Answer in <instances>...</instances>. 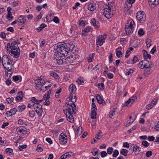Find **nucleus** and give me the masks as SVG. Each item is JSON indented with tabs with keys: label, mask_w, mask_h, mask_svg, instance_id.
Here are the masks:
<instances>
[{
	"label": "nucleus",
	"mask_w": 159,
	"mask_h": 159,
	"mask_svg": "<svg viewBox=\"0 0 159 159\" xmlns=\"http://www.w3.org/2000/svg\"><path fill=\"white\" fill-rule=\"evenodd\" d=\"M142 144L145 147L147 148L149 146L148 143L146 141L143 140L142 143Z\"/></svg>",
	"instance_id": "58"
},
{
	"label": "nucleus",
	"mask_w": 159,
	"mask_h": 159,
	"mask_svg": "<svg viewBox=\"0 0 159 159\" xmlns=\"http://www.w3.org/2000/svg\"><path fill=\"white\" fill-rule=\"evenodd\" d=\"M69 89L70 94L75 93L76 90V88L75 85L73 84H71L70 85Z\"/></svg>",
	"instance_id": "25"
},
{
	"label": "nucleus",
	"mask_w": 159,
	"mask_h": 159,
	"mask_svg": "<svg viewBox=\"0 0 159 159\" xmlns=\"http://www.w3.org/2000/svg\"><path fill=\"white\" fill-rule=\"evenodd\" d=\"M151 69L145 70L144 71V75L146 76H148L152 72Z\"/></svg>",
	"instance_id": "32"
},
{
	"label": "nucleus",
	"mask_w": 159,
	"mask_h": 159,
	"mask_svg": "<svg viewBox=\"0 0 159 159\" xmlns=\"http://www.w3.org/2000/svg\"><path fill=\"white\" fill-rule=\"evenodd\" d=\"M17 111V109L15 108L11 109L7 111L6 113V115L7 116H10L15 115Z\"/></svg>",
	"instance_id": "22"
},
{
	"label": "nucleus",
	"mask_w": 159,
	"mask_h": 159,
	"mask_svg": "<svg viewBox=\"0 0 159 159\" xmlns=\"http://www.w3.org/2000/svg\"><path fill=\"white\" fill-rule=\"evenodd\" d=\"M14 100V98L11 97V98H7L6 99V102L8 103H10Z\"/></svg>",
	"instance_id": "57"
},
{
	"label": "nucleus",
	"mask_w": 159,
	"mask_h": 159,
	"mask_svg": "<svg viewBox=\"0 0 159 159\" xmlns=\"http://www.w3.org/2000/svg\"><path fill=\"white\" fill-rule=\"evenodd\" d=\"M44 80L42 79H38L34 80L36 84L35 88L37 89H39V87L43 83Z\"/></svg>",
	"instance_id": "19"
},
{
	"label": "nucleus",
	"mask_w": 159,
	"mask_h": 159,
	"mask_svg": "<svg viewBox=\"0 0 159 159\" xmlns=\"http://www.w3.org/2000/svg\"><path fill=\"white\" fill-rule=\"evenodd\" d=\"M135 26V23L133 20L130 19L128 21L125 28L126 33L127 35H129L133 32Z\"/></svg>",
	"instance_id": "5"
},
{
	"label": "nucleus",
	"mask_w": 159,
	"mask_h": 159,
	"mask_svg": "<svg viewBox=\"0 0 159 159\" xmlns=\"http://www.w3.org/2000/svg\"><path fill=\"white\" fill-rule=\"evenodd\" d=\"M143 57L145 59H147L148 58L150 59L151 58L150 55L148 54L147 52L145 50H143Z\"/></svg>",
	"instance_id": "30"
},
{
	"label": "nucleus",
	"mask_w": 159,
	"mask_h": 159,
	"mask_svg": "<svg viewBox=\"0 0 159 159\" xmlns=\"http://www.w3.org/2000/svg\"><path fill=\"white\" fill-rule=\"evenodd\" d=\"M5 152L7 154H10L13 152V150L11 148H8L6 149Z\"/></svg>",
	"instance_id": "59"
},
{
	"label": "nucleus",
	"mask_w": 159,
	"mask_h": 159,
	"mask_svg": "<svg viewBox=\"0 0 159 159\" xmlns=\"http://www.w3.org/2000/svg\"><path fill=\"white\" fill-rule=\"evenodd\" d=\"M18 41H15L11 43H8L7 45V49L8 51H11L13 50V49L19 48L18 45Z\"/></svg>",
	"instance_id": "9"
},
{
	"label": "nucleus",
	"mask_w": 159,
	"mask_h": 159,
	"mask_svg": "<svg viewBox=\"0 0 159 159\" xmlns=\"http://www.w3.org/2000/svg\"><path fill=\"white\" fill-rule=\"evenodd\" d=\"M118 151L117 150H115L113 152L112 156L114 157H116L118 155Z\"/></svg>",
	"instance_id": "62"
},
{
	"label": "nucleus",
	"mask_w": 159,
	"mask_h": 159,
	"mask_svg": "<svg viewBox=\"0 0 159 159\" xmlns=\"http://www.w3.org/2000/svg\"><path fill=\"white\" fill-rule=\"evenodd\" d=\"M17 20V24L22 26H24L27 23L25 18L22 15L20 16Z\"/></svg>",
	"instance_id": "13"
},
{
	"label": "nucleus",
	"mask_w": 159,
	"mask_h": 159,
	"mask_svg": "<svg viewBox=\"0 0 159 159\" xmlns=\"http://www.w3.org/2000/svg\"><path fill=\"white\" fill-rule=\"evenodd\" d=\"M94 56V54H90L89 55V57L87 58V61L89 63L92 61V60L93 59V57Z\"/></svg>",
	"instance_id": "42"
},
{
	"label": "nucleus",
	"mask_w": 159,
	"mask_h": 159,
	"mask_svg": "<svg viewBox=\"0 0 159 159\" xmlns=\"http://www.w3.org/2000/svg\"><path fill=\"white\" fill-rule=\"evenodd\" d=\"M134 71V69H130L128 71L125 73L126 75H130L131 74L133 73Z\"/></svg>",
	"instance_id": "55"
},
{
	"label": "nucleus",
	"mask_w": 159,
	"mask_h": 159,
	"mask_svg": "<svg viewBox=\"0 0 159 159\" xmlns=\"http://www.w3.org/2000/svg\"><path fill=\"white\" fill-rule=\"evenodd\" d=\"M18 96L16 98L17 102L22 100L23 98V93L21 91H20L18 93Z\"/></svg>",
	"instance_id": "28"
},
{
	"label": "nucleus",
	"mask_w": 159,
	"mask_h": 159,
	"mask_svg": "<svg viewBox=\"0 0 159 159\" xmlns=\"http://www.w3.org/2000/svg\"><path fill=\"white\" fill-rule=\"evenodd\" d=\"M134 147V152L135 154H138L140 151V148L137 146V145L135 144H133Z\"/></svg>",
	"instance_id": "31"
},
{
	"label": "nucleus",
	"mask_w": 159,
	"mask_h": 159,
	"mask_svg": "<svg viewBox=\"0 0 159 159\" xmlns=\"http://www.w3.org/2000/svg\"><path fill=\"white\" fill-rule=\"evenodd\" d=\"M65 55L64 53L56 52L54 57L58 65H62L66 63L67 60L65 57Z\"/></svg>",
	"instance_id": "4"
},
{
	"label": "nucleus",
	"mask_w": 159,
	"mask_h": 159,
	"mask_svg": "<svg viewBox=\"0 0 159 159\" xmlns=\"http://www.w3.org/2000/svg\"><path fill=\"white\" fill-rule=\"evenodd\" d=\"M34 107L36 109H42V106L40 104H33Z\"/></svg>",
	"instance_id": "43"
},
{
	"label": "nucleus",
	"mask_w": 159,
	"mask_h": 159,
	"mask_svg": "<svg viewBox=\"0 0 159 159\" xmlns=\"http://www.w3.org/2000/svg\"><path fill=\"white\" fill-rule=\"evenodd\" d=\"M12 78L14 81L18 82H21L22 80L21 77L19 75L13 76Z\"/></svg>",
	"instance_id": "29"
},
{
	"label": "nucleus",
	"mask_w": 159,
	"mask_h": 159,
	"mask_svg": "<svg viewBox=\"0 0 159 159\" xmlns=\"http://www.w3.org/2000/svg\"><path fill=\"white\" fill-rule=\"evenodd\" d=\"M116 51V55L118 57H122V53L121 51Z\"/></svg>",
	"instance_id": "52"
},
{
	"label": "nucleus",
	"mask_w": 159,
	"mask_h": 159,
	"mask_svg": "<svg viewBox=\"0 0 159 159\" xmlns=\"http://www.w3.org/2000/svg\"><path fill=\"white\" fill-rule=\"evenodd\" d=\"M92 111H96L97 110V107L95 104L92 103Z\"/></svg>",
	"instance_id": "54"
},
{
	"label": "nucleus",
	"mask_w": 159,
	"mask_h": 159,
	"mask_svg": "<svg viewBox=\"0 0 159 159\" xmlns=\"http://www.w3.org/2000/svg\"><path fill=\"white\" fill-rule=\"evenodd\" d=\"M137 99V97L135 96H132L129 99L126 101L124 103H123V107H129L134 101Z\"/></svg>",
	"instance_id": "11"
},
{
	"label": "nucleus",
	"mask_w": 159,
	"mask_h": 159,
	"mask_svg": "<svg viewBox=\"0 0 159 159\" xmlns=\"http://www.w3.org/2000/svg\"><path fill=\"white\" fill-rule=\"evenodd\" d=\"M145 65L144 67V69H151L154 66V64L152 62L145 60Z\"/></svg>",
	"instance_id": "18"
},
{
	"label": "nucleus",
	"mask_w": 159,
	"mask_h": 159,
	"mask_svg": "<svg viewBox=\"0 0 159 159\" xmlns=\"http://www.w3.org/2000/svg\"><path fill=\"white\" fill-rule=\"evenodd\" d=\"M35 111L38 116H41L42 115L43 113L42 109L39 110L36 109Z\"/></svg>",
	"instance_id": "48"
},
{
	"label": "nucleus",
	"mask_w": 159,
	"mask_h": 159,
	"mask_svg": "<svg viewBox=\"0 0 159 159\" xmlns=\"http://www.w3.org/2000/svg\"><path fill=\"white\" fill-rule=\"evenodd\" d=\"M28 116L31 118L34 117L35 115V111L32 110L29 111V113H28Z\"/></svg>",
	"instance_id": "41"
},
{
	"label": "nucleus",
	"mask_w": 159,
	"mask_h": 159,
	"mask_svg": "<svg viewBox=\"0 0 159 159\" xmlns=\"http://www.w3.org/2000/svg\"><path fill=\"white\" fill-rule=\"evenodd\" d=\"M88 10L92 11L96 9V4L93 1H91L88 3Z\"/></svg>",
	"instance_id": "16"
},
{
	"label": "nucleus",
	"mask_w": 159,
	"mask_h": 159,
	"mask_svg": "<svg viewBox=\"0 0 159 159\" xmlns=\"http://www.w3.org/2000/svg\"><path fill=\"white\" fill-rule=\"evenodd\" d=\"M47 26L45 24L42 23L40 25V27L37 29L38 30H41L42 29Z\"/></svg>",
	"instance_id": "46"
},
{
	"label": "nucleus",
	"mask_w": 159,
	"mask_h": 159,
	"mask_svg": "<svg viewBox=\"0 0 159 159\" xmlns=\"http://www.w3.org/2000/svg\"><path fill=\"white\" fill-rule=\"evenodd\" d=\"M145 65V60H143L139 62V67L142 69H144Z\"/></svg>",
	"instance_id": "39"
},
{
	"label": "nucleus",
	"mask_w": 159,
	"mask_h": 159,
	"mask_svg": "<svg viewBox=\"0 0 159 159\" xmlns=\"http://www.w3.org/2000/svg\"><path fill=\"white\" fill-rule=\"evenodd\" d=\"M27 146L25 144H23L22 145L19 146L18 148L20 151H22L23 149L26 148Z\"/></svg>",
	"instance_id": "53"
},
{
	"label": "nucleus",
	"mask_w": 159,
	"mask_h": 159,
	"mask_svg": "<svg viewBox=\"0 0 159 159\" xmlns=\"http://www.w3.org/2000/svg\"><path fill=\"white\" fill-rule=\"evenodd\" d=\"M12 18L11 12L8 13L7 15V18L9 20H11Z\"/></svg>",
	"instance_id": "63"
},
{
	"label": "nucleus",
	"mask_w": 159,
	"mask_h": 159,
	"mask_svg": "<svg viewBox=\"0 0 159 159\" xmlns=\"http://www.w3.org/2000/svg\"><path fill=\"white\" fill-rule=\"evenodd\" d=\"M114 4V3L113 2H109L108 5H106L103 9V14L107 19L111 18L115 13L113 8Z\"/></svg>",
	"instance_id": "2"
},
{
	"label": "nucleus",
	"mask_w": 159,
	"mask_h": 159,
	"mask_svg": "<svg viewBox=\"0 0 159 159\" xmlns=\"http://www.w3.org/2000/svg\"><path fill=\"white\" fill-rule=\"evenodd\" d=\"M149 2H150L154 5H157L159 3V0H148Z\"/></svg>",
	"instance_id": "40"
},
{
	"label": "nucleus",
	"mask_w": 159,
	"mask_h": 159,
	"mask_svg": "<svg viewBox=\"0 0 159 159\" xmlns=\"http://www.w3.org/2000/svg\"><path fill=\"white\" fill-rule=\"evenodd\" d=\"M138 34L139 35L142 36L144 34L145 32L143 29H140L138 31Z\"/></svg>",
	"instance_id": "51"
},
{
	"label": "nucleus",
	"mask_w": 159,
	"mask_h": 159,
	"mask_svg": "<svg viewBox=\"0 0 159 159\" xmlns=\"http://www.w3.org/2000/svg\"><path fill=\"white\" fill-rule=\"evenodd\" d=\"M90 23L95 28H99L100 27L98 21L94 18H92L91 20Z\"/></svg>",
	"instance_id": "20"
},
{
	"label": "nucleus",
	"mask_w": 159,
	"mask_h": 159,
	"mask_svg": "<svg viewBox=\"0 0 159 159\" xmlns=\"http://www.w3.org/2000/svg\"><path fill=\"white\" fill-rule=\"evenodd\" d=\"M67 138L66 134L61 133L60 136L59 141L61 144H64L67 142Z\"/></svg>",
	"instance_id": "14"
},
{
	"label": "nucleus",
	"mask_w": 159,
	"mask_h": 159,
	"mask_svg": "<svg viewBox=\"0 0 159 159\" xmlns=\"http://www.w3.org/2000/svg\"><path fill=\"white\" fill-rule=\"evenodd\" d=\"M137 127V125H134L131 129L128 130V132L130 133L133 130L136 129Z\"/></svg>",
	"instance_id": "56"
},
{
	"label": "nucleus",
	"mask_w": 159,
	"mask_h": 159,
	"mask_svg": "<svg viewBox=\"0 0 159 159\" xmlns=\"http://www.w3.org/2000/svg\"><path fill=\"white\" fill-rule=\"evenodd\" d=\"M52 21L56 23H59V19L57 16H55Z\"/></svg>",
	"instance_id": "64"
},
{
	"label": "nucleus",
	"mask_w": 159,
	"mask_h": 159,
	"mask_svg": "<svg viewBox=\"0 0 159 159\" xmlns=\"http://www.w3.org/2000/svg\"><path fill=\"white\" fill-rule=\"evenodd\" d=\"M42 100L43 99L39 100L36 99L34 97H32L31 99V101L33 103V104H39Z\"/></svg>",
	"instance_id": "26"
},
{
	"label": "nucleus",
	"mask_w": 159,
	"mask_h": 159,
	"mask_svg": "<svg viewBox=\"0 0 159 159\" xmlns=\"http://www.w3.org/2000/svg\"><path fill=\"white\" fill-rule=\"evenodd\" d=\"M16 131L18 135L21 136H24L30 133V130L29 129L22 126L17 127L16 129Z\"/></svg>",
	"instance_id": "7"
},
{
	"label": "nucleus",
	"mask_w": 159,
	"mask_h": 159,
	"mask_svg": "<svg viewBox=\"0 0 159 159\" xmlns=\"http://www.w3.org/2000/svg\"><path fill=\"white\" fill-rule=\"evenodd\" d=\"M76 82L79 84H82L84 82L83 80L80 77H79L78 78L77 80H76Z\"/></svg>",
	"instance_id": "50"
},
{
	"label": "nucleus",
	"mask_w": 159,
	"mask_h": 159,
	"mask_svg": "<svg viewBox=\"0 0 159 159\" xmlns=\"http://www.w3.org/2000/svg\"><path fill=\"white\" fill-rule=\"evenodd\" d=\"M136 18L141 23H143L145 21L146 16L143 11H140L137 13Z\"/></svg>",
	"instance_id": "10"
},
{
	"label": "nucleus",
	"mask_w": 159,
	"mask_h": 159,
	"mask_svg": "<svg viewBox=\"0 0 159 159\" xmlns=\"http://www.w3.org/2000/svg\"><path fill=\"white\" fill-rule=\"evenodd\" d=\"M96 111H91V118L93 119H95L96 118L97 113Z\"/></svg>",
	"instance_id": "45"
},
{
	"label": "nucleus",
	"mask_w": 159,
	"mask_h": 159,
	"mask_svg": "<svg viewBox=\"0 0 159 159\" xmlns=\"http://www.w3.org/2000/svg\"><path fill=\"white\" fill-rule=\"evenodd\" d=\"M116 109H113L111 110L109 113V116L110 118H112V117L115 115Z\"/></svg>",
	"instance_id": "37"
},
{
	"label": "nucleus",
	"mask_w": 159,
	"mask_h": 159,
	"mask_svg": "<svg viewBox=\"0 0 159 159\" xmlns=\"http://www.w3.org/2000/svg\"><path fill=\"white\" fill-rule=\"evenodd\" d=\"M25 107L26 106L24 105H20L17 107V110L20 112H21L25 109Z\"/></svg>",
	"instance_id": "33"
},
{
	"label": "nucleus",
	"mask_w": 159,
	"mask_h": 159,
	"mask_svg": "<svg viewBox=\"0 0 159 159\" xmlns=\"http://www.w3.org/2000/svg\"><path fill=\"white\" fill-rule=\"evenodd\" d=\"M50 98V97H48H48H46V94H45L43 96V100H45V102L43 103V104L44 105H48L50 103V102L49 101V99Z\"/></svg>",
	"instance_id": "27"
},
{
	"label": "nucleus",
	"mask_w": 159,
	"mask_h": 159,
	"mask_svg": "<svg viewBox=\"0 0 159 159\" xmlns=\"http://www.w3.org/2000/svg\"><path fill=\"white\" fill-rule=\"evenodd\" d=\"M98 88L102 90H103L105 88V86L103 83H99L98 85Z\"/></svg>",
	"instance_id": "47"
},
{
	"label": "nucleus",
	"mask_w": 159,
	"mask_h": 159,
	"mask_svg": "<svg viewBox=\"0 0 159 159\" xmlns=\"http://www.w3.org/2000/svg\"><path fill=\"white\" fill-rule=\"evenodd\" d=\"M98 149L97 148H95L92 150L91 153L94 156H96L98 154Z\"/></svg>",
	"instance_id": "38"
},
{
	"label": "nucleus",
	"mask_w": 159,
	"mask_h": 159,
	"mask_svg": "<svg viewBox=\"0 0 159 159\" xmlns=\"http://www.w3.org/2000/svg\"><path fill=\"white\" fill-rule=\"evenodd\" d=\"M82 132V127L81 126H80L78 128L77 131V134L80 135Z\"/></svg>",
	"instance_id": "60"
},
{
	"label": "nucleus",
	"mask_w": 159,
	"mask_h": 159,
	"mask_svg": "<svg viewBox=\"0 0 159 159\" xmlns=\"http://www.w3.org/2000/svg\"><path fill=\"white\" fill-rule=\"evenodd\" d=\"M128 151L126 149H123L120 151V152L121 154H122L125 156H126L127 155Z\"/></svg>",
	"instance_id": "36"
},
{
	"label": "nucleus",
	"mask_w": 159,
	"mask_h": 159,
	"mask_svg": "<svg viewBox=\"0 0 159 159\" xmlns=\"http://www.w3.org/2000/svg\"><path fill=\"white\" fill-rule=\"evenodd\" d=\"M92 30V28L91 26H88L86 27L82 30L83 32L88 33Z\"/></svg>",
	"instance_id": "35"
},
{
	"label": "nucleus",
	"mask_w": 159,
	"mask_h": 159,
	"mask_svg": "<svg viewBox=\"0 0 159 159\" xmlns=\"http://www.w3.org/2000/svg\"><path fill=\"white\" fill-rule=\"evenodd\" d=\"M69 98L70 100L72 102V104H70V105H69L70 107L71 105H72V106L74 107L73 104H75L74 103L77 100L76 96L75 94V93L70 94Z\"/></svg>",
	"instance_id": "21"
},
{
	"label": "nucleus",
	"mask_w": 159,
	"mask_h": 159,
	"mask_svg": "<svg viewBox=\"0 0 159 159\" xmlns=\"http://www.w3.org/2000/svg\"><path fill=\"white\" fill-rule=\"evenodd\" d=\"M139 60L138 57L136 56H134L133 58L129 59V60L128 61L127 63L134 64L138 61Z\"/></svg>",
	"instance_id": "23"
},
{
	"label": "nucleus",
	"mask_w": 159,
	"mask_h": 159,
	"mask_svg": "<svg viewBox=\"0 0 159 159\" xmlns=\"http://www.w3.org/2000/svg\"><path fill=\"white\" fill-rule=\"evenodd\" d=\"M67 58L66 59L67 61H68L70 63L73 62L74 60V58H75V57H74L73 55H70L69 56V54L67 55Z\"/></svg>",
	"instance_id": "34"
},
{
	"label": "nucleus",
	"mask_w": 159,
	"mask_h": 159,
	"mask_svg": "<svg viewBox=\"0 0 159 159\" xmlns=\"http://www.w3.org/2000/svg\"><path fill=\"white\" fill-rule=\"evenodd\" d=\"M107 34H104L103 35H99L96 39V44L98 47L101 46L105 42L107 38Z\"/></svg>",
	"instance_id": "8"
},
{
	"label": "nucleus",
	"mask_w": 159,
	"mask_h": 159,
	"mask_svg": "<svg viewBox=\"0 0 159 159\" xmlns=\"http://www.w3.org/2000/svg\"><path fill=\"white\" fill-rule=\"evenodd\" d=\"M113 150V148L112 147L108 148L107 149V154L111 155L112 153Z\"/></svg>",
	"instance_id": "49"
},
{
	"label": "nucleus",
	"mask_w": 159,
	"mask_h": 159,
	"mask_svg": "<svg viewBox=\"0 0 159 159\" xmlns=\"http://www.w3.org/2000/svg\"><path fill=\"white\" fill-rule=\"evenodd\" d=\"M51 84H49V82H43L40 86L39 87L40 90L43 92L46 91L48 88H49L51 86Z\"/></svg>",
	"instance_id": "12"
},
{
	"label": "nucleus",
	"mask_w": 159,
	"mask_h": 159,
	"mask_svg": "<svg viewBox=\"0 0 159 159\" xmlns=\"http://www.w3.org/2000/svg\"><path fill=\"white\" fill-rule=\"evenodd\" d=\"M79 25L81 26H84L85 25L84 21L83 20H80L79 22Z\"/></svg>",
	"instance_id": "61"
},
{
	"label": "nucleus",
	"mask_w": 159,
	"mask_h": 159,
	"mask_svg": "<svg viewBox=\"0 0 159 159\" xmlns=\"http://www.w3.org/2000/svg\"><path fill=\"white\" fill-rule=\"evenodd\" d=\"M12 59L8 57L7 55H4L2 57V63L3 66L6 70V75L9 78L11 77L13 72V66L12 65Z\"/></svg>",
	"instance_id": "1"
},
{
	"label": "nucleus",
	"mask_w": 159,
	"mask_h": 159,
	"mask_svg": "<svg viewBox=\"0 0 159 159\" xmlns=\"http://www.w3.org/2000/svg\"><path fill=\"white\" fill-rule=\"evenodd\" d=\"M50 75L53 76L55 79V80L57 82H59L61 80L59 75L56 72L52 71H49Z\"/></svg>",
	"instance_id": "17"
},
{
	"label": "nucleus",
	"mask_w": 159,
	"mask_h": 159,
	"mask_svg": "<svg viewBox=\"0 0 159 159\" xmlns=\"http://www.w3.org/2000/svg\"><path fill=\"white\" fill-rule=\"evenodd\" d=\"M146 46L148 48H149L152 45V41L150 39H148L146 41Z\"/></svg>",
	"instance_id": "44"
},
{
	"label": "nucleus",
	"mask_w": 159,
	"mask_h": 159,
	"mask_svg": "<svg viewBox=\"0 0 159 159\" xmlns=\"http://www.w3.org/2000/svg\"><path fill=\"white\" fill-rule=\"evenodd\" d=\"M13 50L9 52L10 55L16 58H18L20 54V50L19 48L13 49Z\"/></svg>",
	"instance_id": "15"
},
{
	"label": "nucleus",
	"mask_w": 159,
	"mask_h": 159,
	"mask_svg": "<svg viewBox=\"0 0 159 159\" xmlns=\"http://www.w3.org/2000/svg\"><path fill=\"white\" fill-rule=\"evenodd\" d=\"M96 97L97 101L99 104H102V105L105 104V102L104 100L99 94H96Z\"/></svg>",
	"instance_id": "24"
},
{
	"label": "nucleus",
	"mask_w": 159,
	"mask_h": 159,
	"mask_svg": "<svg viewBox=\"0 0 159 159\" xmlns=\"http://www.w3.org/2000/svg\"><path fill=\"white\" fill-rule=\"evenodd\" d=\"M74 107L71 105L69 108L66 109L65 112L67 120L71 123L73 122L74 118L73 116V114H75L76 111V107L75 104H73Z\"/></svg>",
	"instance_id": "3"
},
{
	"label": "nucleus",
	"mask_w": 159,
	"mask_h": 159,
	"mask_svg": "<svg viewBox=\"0 0 159 159\" xmlns=\"http://www.w3.org/2000/svg\"><path fill=\"white\" fill-rule=\"evenodd\" d=\"M57 52L64 53L66 54L70 51L69 48L68 47L67 44L64 43H60L57 46Z\"/></svg>",
	"instance_id": "6"
}]
</instances>
